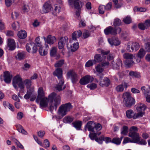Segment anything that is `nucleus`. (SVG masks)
<instances>
[{
	"mask_svg": "<svg viewBox=\"0 0 150 150\" xmlns=\"http://www.w3.org/2000/svg\"><path fill=\"white\" fill-rule=\"evenodd\" d=\"M102 129V126L99 124H95L93 127L92 132L94 133H96L100 131Z\"/></svg>",
	"mask_w": 150,
	"mask_h": 150,
	"instance_id": "2f4dec72",
	"label": "nucleus"
},
{
	"mask_svg": "<svg viewBox=\"0 0 150 150\" xmlns=\"http://www.w3.org/2000/svg\"><path fill=\"white\" fill-rule=\"evenodd\" d=\"M93 80V78L89 76L86 75L82 78L80 81V83L82 85H85L88 83L90 82H92Z\"/></svg>",
	"mask_w": 150,
	"mask_h": 150,
	"instance_id": "ddd939ff",
	"label": "nucleus"
},
{
	"mask_svg": "<svg viewBox=\"0 0 150 150\" xmlns=\"http://www.w3.org/2000/svg\"><path fill=\"white\" fill-rule=\"evenodd\" d=\"M23 84L26 86L27 88H29L31 85V81L30 80L26 79L23 82Z\"/></svg>",
	"mask_w": 150,
	"mask_h": 150,
	"instance_id": "a18cd8bd",
	"label": "nucleus"
},
{
	"mask_svg": "<svg viewBox=\"0 0 150 150\" xmlns=\"http://www.w3.org/2000/svg\"><path fill=\"white\" fill-rule=\"evenodd\" d=\"M68 40L67 37H62L59 39L58 43V47L59 49L64 47L65 44L67 43Z\"/></svg>",
	"mask_w": 150,
	"mask_h": 150,
	"instance_id": "dca6fc26",
	"label": "nucleus"
},
{
	"mask_svg": "<svg viewBox=\"0 0 150 150\" xmlns=\"http://www.w3.org/2000/svg\"><path fill=\"white\" fill-rule=\"evenodd\" d=\"M72 108V106L70 103L61 105L59 108L58 110L57 113L58 115L55 116V117L57 119L62 118Z\"/></svg>",
	"mask_w": 150,
	"mask_h": 150,
	"instance_id": "f03ea898",
	"label": "nucleus"
},
{
	"mask_svg": "<svg viewBox=\"0 0 150 150\" xmlns=\"http://www.w3.org/2000/svg\"><path fill=\"white\" fill-rule=\"evenodd\" d=\"M73 118L70 116H67L63 119V122L65 123H70L73 120Z\"/></svg>",
	"mask_w": 150,
	"mask_h": 150,
	"instance_id": "e433bc0d",
	"label": "nucleus"
},
{
	"mask_svg": "<svg viewBox=\"0 0 150 150\" xmlns=\"http://www.w3.org/2000/svg\"><path fill=\"white\" fill-rule=\"evenodd\" d=\"M112 7V4L111 2L108 3L105 6V10L108 11L111 9Z\"/></svg>",
	"mask_w": 150,
	"mask_h": 150,
	"instance_id": "69168bd1",
	"label": "nucleus"
},
{
	"mask_svg": "<svg viewBox=\"0 0 150 150\" xmlns=\"http://www.w3.org/2000/svg\"><path fill=\"white\" fill-rule=\"evenodd\" d=\"M16 126L17 128V130L19 132L24 134H27V132L23 129V127L21 125H16Z\"/></svg>",
	"mask_w": 150,
	"mask_h": 150,
	"instance_id": "f704fd0d",
	"label": "nucleus"
},
{
	"mask_svg": "<svg viewBox=\"0 0 150 150\" xmlns=\"http://www.w3.org/2000/svg\"><path fill=\"white\" fill-rule=\"evenodd\" d=\"M45 92L42 87H40L38 89V101L39 99L44 98Z\"/></svg>",
	"mask_w": 150,
	"mask_h": 150,
	"instance_id": "c756f323",
	"label": "nucleus"
},
{
	"mask_svg": "<svg viewBox=\"0 0 150 150\" xmlns=\"http://www.w3.org/2000/svg\"><path fill=\"white\" fill-rule=\"evenodd\" d=\"M127 83L124 82L122 84L117 86L116 88V90L117 92H122L123 91L124 88H127Z\"/></svg>",
	"mask_w": 150,
	"mask_h": 150,
	"instance_id": "b1692460",
	"label": "nucleus"
},
{
	"mask_svg": "<svg viewBox=\"0 0 150 150\" xmlns=\"http://www.w3.org/2000/svg\"><path fill=\"white\" fill-rule=\"evenodd\" d=\"M82 122L81 121H75L72 123V125L77 130H80Z\"/></svg>",
	"mask_w": 150,
	"mask_h": 150,
	"instance_id": "473e14b6",
	"label": "nucleus"
},
{
	"mask_svg": "<svg viewBox=\"0 0 150 150\" xmlns=\"http://www.w3.org/2000/svg\"><path fill=\"white\" fill-rule=\"evenodd\" d=\"M124 99L123 103L125 106L128 108H131L135 103V100L131 96L130 94L128 92L124 93L123 94Z\"/></svg>",
	"mask_w": 150,
	"mask_h": 150,
	"instance_id": "423d86ee",
	"label": "nucleus"
},
{
	"mask_svg": "<svg viewBox=\"0 0 150 150\" xmlns=\"http://www.w3.org/2000/svg\"><path fill=\"white\" fill-rule=\"evenodd\" d=\"M123 138V136L121 137L120 138L115 137L111 141V142L117 145L120 144Z\"/></svg>",
	"mask_w": 150,
	"mask_h": 150,
	"instance_id": "72a5a7b5",
	"label": "nucleus"
},
{
	"mask_svg": "<svg viewBox=\"0 0 150 150\" xmlns=\"http://www.w3.org/2000/svg\"><path fill=\"white\" fill-rule=\"evenodd\" d=\"M33 45H35V43L32 42L27 44L25 47L27 51L28 52H30Z\"/></svg>",
	"mask_w": 150,
	"mask_h": 150,
	"instance_id": "49530a36",
	"label": "nucleus"
},
{
	"mask_svg": "<svg viewBox=\"0 0 150 150\" xmlns=\"http://www.w3.org/2000/svg\"><path fill=\"white\" fill-rule=\"evenodd\" d=\"M93 122L92 121L88 122L86 125V127L89 131H91L92 130L93 127L92 126Z\"/></svg>",
	"mask_w": 150,
	"mask_h": 150,
	"instance_id": "3c124183",
	"label": "nucleus"
},
{
	"mask_svg": "<svg viewBox=\"0 0 150 150\" xmlns=\"http://www.w3.org/2000/svg\"><path fill=\"white\" fill-rule=\"evenodd\" d=\"M83 5V4L79 0H75L74 1V6L76 9H80Z\"/></svg>",
	"mask_w": 150,
	"mask_h": 150,
	"instance_id": "bb28decb",
	"label": "nucleus"
},
{
	"mask_svg": "<svg viewBox=\"0 0 150 150\" xmlns=\"http://www.w3.org/2000/svg\"><path fill=\"white\" fill-rule=\"evenodd\" d=\"M50 144L48 140L47 139H45L43 142V147L46 148L50 146Z\"/></svg>",
	"mask_w": 150,
	"mask_h": 150,
	"instance_id": "13d9d810",
	"label": "nucleus"
},
{
	"mask_svg": "<svg viewBox=\"0 0 150 150\" xmlns=\"http://www.w3.org/2000/svg\"><path fill=\"white\" fill-rule=\"evenodd\" d=\"M41 42H38V47H40L39 48V52L41 56H45L47 54L48 46V45H46L45 47H42L41 45Z\"/></svg>",
	"mask_w": 150,
	"mask_h": 150,
	"instance_id": "4468645a",
	"label": "nucleus"
},
{
	"mask_svg": "<svg viewBox=\"0 0 150 150\" xmlns=\"http://www.w3.org/2000/svg\"><path fill=\"white\" fill-rule=\"evenodd\" d=\"M96 69L97 71L99 73H101L104 70L103 67L100 64H98L96 67Z\"/></svg>",
	"mask_w": 150,
	"mask_h": 150,
	"instance_id": "09e8293b",
	"label": "nucleus"
},
{
	"mask_svg": "<svg viewBox=\"0 0 150 150\" xmlns=\"http://www.w3.org/2000/svg\"><path fill=\"white\" fill-rule=\"evenodd\" d=\"M124 59H126L125 61V64L126 65L129 66L134 63L133 59L134 57L132 54L129 53H125L123 55Z\"/></svg>",
	"mask_w": 150,
	"mask_h": 150,
	"instance_id": "9d476101",
	"label": "nucleus"
},
{
	"mask_svg": "<svg viewBox=\"0 0 150 150\" xmlns=\"http://www.w3.org/2000/svg\"><path fill=\"white\" fill-rule=\"evenodd\" d=\"M82 32L80 30L76 31L73 32L71 35L72 40H69V43H72L73 41H77V38L80 37L82 35Z\"/></svg>",
	"mask_w": 150,
	"mask_h": 150,
	"instance_id": "2eb2a0df",
	"label": "nucleus"
},
{
	"mask_svg": "<svg viewBox=\"0 0 150 150\" xmlns=\"http://www.w3.org/2000/svg\"><path fill=\"white\" fill-rule=\"evenodd\" d=\"M32 47L33 49L32 53H36L37 52L38 49L37 45L35 43V45H33Z\"/></svg>",
	"mask_w": 150,
	"mask_h": 150,
	"instance_id": "338daca9",
	"label": "nucleus"
},
{
	"mask_svg": "<svg viewBox=\"0 0 150 150\" xmlns=\"http://www.w3.org/2000/svg\"><path fill=\"white\" fill-rule=\"evenodd\" d=\"M105 10V6L102 5L99 6V11L100 14H103L104 13V11Z\"/></svg>",
	"mask_w": 150,
	"mask_h": 150,
	"instance_id": "4d7b16f0",
	"label": "nucleus"
},
{
	"mask_svg": "<svg viewBox=\"0 0 150 150\" xmlns=\"http://www.w3.org/2000/svg\"><path fill=\"white\" fill-rule=\"evenodd\" d=\"M53 74L54 76L57 77L59 80L58 85L55 87V88L58 91H60L62 89V86L64 83V81L62 77V70L61 68H57L54 72Z\"/></svg>",
	"mask_w": 150,
	"mask_h": 150,
	"instance_id": "39448f33",
	"label": "nucleus"
},
{
	"mask_svg": "<svg viewBox=\"0 0 150 150\" xmlns=\"http://www.w3.org/2000/svg\"><path fill=\"white\" fill-rule=\"evenodd\" d=\"M8 46L11 50H13L16 48L15 42L14 40L11 39H8Z\"/></svg>",
	"mask_w": 150,
	"mask_h": 150,
	"instance_id": "4be33fe9",
	"label": "nucleus"
},
{
	"mask_svg": "<svg viewBox=\"0 0 150 150\" xmlns=\"http://www.w3.org/2000/svg\"><path fill=\"white\" fill-rule=\"evenodd\" d=\"M104 140V136L103 135L99 137H97L95 139V141L99 144H102Z\"/></svg>",
	"mask_w": 150,
	"mask_h": 150,
	"instance_id": "8fccbe9b",
	"label": "nucleus"
},
{
	"mask_svg": "<svg viewBox=\"0 0 150 150\" xmlns=\"http://www.w3.org/2000/svg\"><path fill=\"white\" fill-rule=\"evenodd\" d=\"M138 26L139 29L142 30H144L146 29H147L144 22V23H139L138 25Z\"/></svg>",
	"mask_w": 150,
	"mask_h": 150,
	"instance_id": "6e6d98bb",
	"label": "nucleus"
},
{
	"mask_svg": "<svg viewBox=\"0 0 150 150\" xmlns=\"http://www.w3.org/2000/svg\"><path fill=\"white\" fill-rule=\"evenodd\" d=\"M17 35L19 38L24 39L26 37L27 34L25 31L22 30L18 32Z\"/></svg>",
	"mask_w": 150,
	"mask_h": 150,
	"instance_id": "a878e982",
	"label": "nucleus"
},
{
	"mask_svg": "<svg viewBox=\"0 0 150 150\" xmlns=\"http://www.w3.org/2000/svg\"><path fill=\"white\" fill-rule=\"evenodd\" d=\"M39 100L40 108H43L47 107L49 103V109L50 111L52 112L54 109L56 110L57 106L60 104L61 97L59 95L53 92L49 95L48 98L44 97L39 99Z\"/></svg>",
	"mask_w": 150,
	"mask_h": 150,
	"instance_id": "f257e3e1",
	"label": "nucleus"
},
{
	"mask_svg": "<svg viewBox=\"0 0 150 150\" xmlns=\"http://www.w3.org/2000/svg\"><path fill=\"white\" fill-rule=\"evenodd\" d=\"M25 56V54L24 52L18 53L17 55L18 58L19 60H21L23 59Z\"/></svg>",
	"mask_w": 150,
	"mask_h": 150,
	"instance_id": "864d4df0",
	"label": "nucleus"
},
{
	"mask_svg": "<svg viewBox=\"0 0 150 150\" xmlns=\"http://www.w3.org/2000/svg\"><path fill=\"white\" fill-rule=\"evenodd\" d=\"M110 84V80L107 78H104L103 79H101L100 81L99 84L102 86L107 87Z\"/></svg>",
	"mask_w": 150,
	"mask_h": 150,
	"instance_id": "aec40b11",
	"label": "nucleus"
},
{
	"mask_svg": "<svg viewBox=\"0 0 150 150\" xmlns=\"http://www.w3.org/2000/svg\"><path fill=\"white\" fill-rule=\"evenodd\" d=\"M57 48L56 47H52L50 50V55L52 57H55L57 55Z\"/></svg>",
	"mask_w": 150,
	"mask_h": 150,
	"instance_id": "a19ab883",
	"label": "nucleus"
},
{
	"mask_svg": "<svg viewBox=\"0 0 150 150\" xmlns=\"http://www.w3.org/2000/svg\"><path fill=\"white\" fill-rule=\"evenodd\" d=\"M90 36V33L87 30H85L83 33V38L86 39L89 37Z\"/></svg>",
	"mask_w": 150,
	"mask_h": 150,
	"instance_id": "0e129e2a",
	"label": "nucleus"
},
{
	"mask_svg": "<svg viewBox=\"0 0 150 150\" xmlns=\"http://www.w3.org/2000/svg\"><path fill=\"white\" fill-rule=\"evenodd\" d=\"M34 88L33 87L27 88V93L24 96V98L26 99H29L31 95H34Z\"/></svg>",
	"mask_w": 150,
	"mask_h": 150,
	"instance_id": "a211bd4d",
	"label": "nucleus"
},
{
	"mask_svg": "<svg viewBox=\"0 0 150 150\" xmlns=\"http://www.w3.org/2000/svg\"><path fill=\"white\" fill-rule=\"evenodd\" d=\"M138 131V128L135 126H132L129 129V136L132 138V139H131L128 137H125L124 139L123 144H126L129 142L131 143L137 142H138V139L137 137V136L135 134L136 132Z\"/></svg>",
	"mask_w": 150,
	"mask_h": 150,
	"instance_id": "20e7f679",
	"label": "nucleus"
},
{
	"mask_svg": "<svg viewBox=\"0 0 150 150\" xmlns=\"http://www.w3.org/2000/svg\"><path fill=\"white\" fill-rule=\"evenodd\" d=\"M128 129L127 127L125 126H123L121 129V134L124 135H127L128 133Z\"/></svg>",
	"mask_w": 150,
	"mask_h": 150,
	"instance_id": "c03bdc74",
	"label": "nucleus"
},
{
	"mask_svg": "<svg viewBox=\"0 0 150 150\" xmlns=\"http://www.w3.org/2000/svg\"><path fill=\"white\" fill-rule=\"evenodd\" d=\"M111 66H112L114 69H118L122 65V61L120 59H118L116 63L115 64L114 61H112L111 63Z\"/></svg>",
	"mask_w": 150,
	"mask_h": 150,
	"instance_id": "5701e85b",
	"label": "nucleus"
},
{
	"mask_svg": "<svg viewBox=\"0 0 150 150\" xmlns=\"http://www.w3.org/2000/svg\"><path fill=\"white\" fill-rule=\"evenodd\" d=\"M61 8L59 6H56L54 8V11L52 12L54 16H56L60 11Z\"/></svg>",
	"mask_w": 150,
	"mask_h": 150,
	"instance_id": "79ce46f5",
	"label": "nucleus"
},
{
	"mask_svg": "<svg viewBox=\"0 0 150 150\" xmlns=\"http://www.w3.org/2000/svg\"><path fill=\"white\" fill-rule=\"evenodd\" d=\"M137 132H136L135 134H137L136 135L137 136V137H138V138L139 139L138 141L137 142H134V143H137L141 145H146V141L144 139H142L140 140V138L139 136V134Z\"/></svg>",
	"mask_w": 150,
	"mask_h": 150,
	"instance_id": "c9c22d12",
	"label": "nucleus"
},
{
	"mask_svg": "<svg viewBox=\"0 0 150 150\" xmlns=\"http://www.w3.org/2000/svg\"><path fill=\"white\" fill-rule=\"evenodd\" d=\"M97 134L96 133H90L89 134V137L91 140H93L97 137Z\"/></svg>",
	"mask_w": 150,
	"mask_h": 150,
	"instance_id": "e2e57ef3",
	"label": "nucleus"
},
{
	"mask_svg": "<svg viewBox=\"0 0 150 150\" xmlns=\"http://www.w3.org/2000/svg\"><path fill=\"white\" fill-rule=\"evenodd\" d=\"M129 75L131 76L136 78H139L140 77V73L137 71H131L129 73Z\"/></svg>",
	"mask_w": 150,
	"mask_h": 150,
	"instance_id": "58836bf2",
	"label": "nucleus"
},
{
	"mask_svg": "<svg viewBox=\"0 0 150 150\" xmlns=\"http://www.w3.org/2000/svg\"><path fill=\"white\" fill-rule=\"evenodd\" d=\"M13 84L16 89L18 88V85L20 88V91L22 92L24 91L25 86L23 84L22 79L19 75H18L15 76L13 80Z\"/></svg>",
	"mask_w": 150,
	"mask_h": 150,
	"instance_id": "0eeeda50",
	"label": "nucleus"
},
{
	"mask_svg": "<svg viewBox=\"0 0 150 150\" xmlns=\"http://www.w3.org/2000/svg\"><path fill=\"white\" fill-rule=\"evenodd\" d=\"M64 60L63 59L57 62L54 65L56 67H61L64 64Z\"/></svg>",
	"mask_w": 150,
	"mask_h": 150,
	"instance_id": "5fc2aeb1",
	"label": "nucleus"
},
{
	"mask_svg": "<svg viewBox=\"0 0 150 150\" xmlns=\"http://www.w3.org/2000/svg\"><path fill=\"white\" fill-rule=\"evenodd\" d=\"M124 23L126 24H129L131 23L132 20L130 17L127 16L123 19Z\"/></svg>",
	"mask_w": 150,
	"mask_h": 150,
	"instance_id": "603ef678",
	"label": "nucleus"
},
{
	"mask_svg": "<svg viewBox=\"0 0 150 150\" xmlns=\"http://www.w3.org/2000/svg\"><path fill=\"white\" fill-rule=\"evenodd\" d=\"M87 86L90 89L93 90L97 88V86L96 84L93 83L91 84H88L87 85Z\"/></svg>",
	"mask_w": 150,
	"mask_h": 150,
	"instance_id": "052dcab7",
	"label": "nucleus"
},
{
	"mask_svg": "<svg viewBox=\"0 0 150 150\" xmlns=\"http://www.w3.org/2000/svg\"><path fill=\"white\" fill-rule=\"evenodd\" d=\"M56 38L54 36H53L51 35H49L47 37L46 42L48 44H52L56 41Z\"/></svg>",
	"mask_w": 150,
	"mask_h": 150,
	"instance_id": "cd10ccee",
	"label": "nucleus"
},
{
	"mask_svg": "<svg viewBox=\"0 0 150 150\" xmlns=\"http://www.w3.org/2000/svg\"><path fill=\"white\" fill-rule=\"evenodd\" d=\"M69 46H70V48L72 52H74L76 51L79 48V44L78 42L76 43H74L72 45H71L69 43L67 45V47H68Z\"/></svg>",
	"mask_w": 150,
	"mask_h": 150,
	"instance_id": "c85d7f7f",
	"label": "nucleus"
},
{
	"mask_svg": "<svg viewBox=\"0 0 150 150\" xmlns=\"http://www.w3.org/2000/svg\"><path fill=\"white\" fill-rule=\"evenodd\" d=\"M52 8L51 5L49 1L46 2L43 6L42 13H46L50 11Z\"/></svg>",
	"mask_w": 150,
	"mask_h": 150,
	"instance_id": "f3484780",
	"label": "nucleus"
},
{
	"mask_svg": "<svg viewBox=\"0 0 150 150\" xmlns=\"http://www.w3.org/2000/svg\"><path fill=\"white\" fill-rule=\"evenodd\" d=\"M94 64L93 60H90L86 62L85 64L86 67H88L92 66Z\"/></svg>",
	"mask_w": 150,
	"mask_h": 150,
	"instance_id": "680f3d73",
	"label": "nucleus"
},
{
	"mask_svg": "<svg viewBox=\"0 0 150 150\" xmlns=\"http://www.w3.org/2000/svg\"><path fill=\"white\" fill-rule=\"evenodd\" d=\"M141 89L146 97V101L150 103V88L149 86H143Z\"/></svg>",
	"mask_w": 150,
	"mask_h": 150,
	"instance_id": "f8f14e48",
	"label": "nucleus"
},
{
	"mask_svg": "<svg viewBox=\"0 0 150 150\" xmlns=\"http://www.w3.org/2000/svg\"><path fill=\"white\" fill-rule=\"evenodd\" d=\"M102 61V58L101 55L100 54H96L94 57V59L93 60L94 64H95L96 63L100 62Z\"/></svg>",
	"mask_w": 150,
	"mask_h": 150,
	"instance_id": "7c9ffc66",
	"label": "nucleus"
},
{
	"mask_svg": "<svg viewBox=\"0 0 150 150\" xmlns=\"http://www.w3.org/2000/svg\"><path fill=\"white\" fill-rule=\"evenodd\" d=\"M145 54V52L143 49H141L139 51L138 54L137 56L138 57L142 58L144 57Z\"/></svg>",
	"mask_w": 150,
	"mask_h": 150,
	"instance_id": "37998d69",
	"label": "nucleus"
},
{
	"mask_svg": "<svg viewBox=\"0 0 150 150\" xmlns=\"http://www.w3.org/2000/svg\"><path fill=\"white\" fill-rule=\"evenodd\" d=\"M12 78V75L9 72L6 71L4 73V81L6 83H10Z\"/></svg>",
	"mask_w": 150,
	"mask_h": 150,
	"instance_id": "412c9836",
	"label": "nucleus"
},
{
	"mask_svg": "<svg viewBox=\"0 0 150 150\" xmlns=\"http://www.w3.org/2000/svg\"><path fill=\"white\" fill-rule=\"evenodd\" d=\"M138 112L137 113H134V119H136L139 117H140L143 116L144 114V112L142 111H138Z\"/></svg>",
	"mask_w": 150,
	"mask_h": 150,
	"instance_id": "de8ad7c7",
	"label": "nucleus"
},
{
	"mask_svg": "<svg viewBox=\"0 0 150 150\" xmlns=\"http://www.w3.org/2000/svg\"><path fill=\"white\" fill-rule=\"evenodd\" d=\"M122 29L120 27H113L109 26L107 27L104 30V33L106 35L110 34L113 35H116L117 33H120Z\"/></svg>",
	"mask_w": 150,
	"mask_h": 150,
	"instance_id": "6e6552de",
	"label": "nucleus"
},
{
	"mask_svg": "<svg viewBox=\"0 0 150 150\" xmlns=\"http://www.w3.org/2000/svg\"><path fill=\"white\" fill-rule=\"evenodd\" d=\"M67 75L68 77L71 78L73 83H76L79 79V76L73 70H69L67 73Z\"/></svg>",
	"mask_w": 150,
	"mask_h": 150,
	"instance_id": "9b49d317",
	"label": "nucleus"
},
{
	"mask_svg": "<svg viewBox=\"0 0 150 150\" xmlns=\"http://www.w3.org/2000/svg\"><path fill=\"white\" fill-rule=\"evenodd\" d=\"M121 36L124 39L127 40L129 37V34L126 32H122L121 33Z\"/></svg>",
	"mask_w": 150,
	"mask_h": 150,
	"instance_id": "bf43d9fd",
	"label": "nucleus"
},
{
	"mask_svg": "<svg viewBox=\"0 0 150 150\" xmlns=\"http://www.w3.org/2000/svg\"><path fill=\"white\" fill-rule=\"evenodd\" d=\"M146 109V106L143 104H141L137 106L136 108V109L137 111H142L144 112Z\"/></svg>",
	"mask_w": 150,
	"mask_h": 150,
	"instance_id": "4c0bfd02",
	"label": "nucleus"
},
{
	"mask_svg": "<svg viewBox=\"0 0 150 150\" xmlns=\"http://www.w3.org/2000/svg\"><path fill=\"white\" fill-rule=\"evenodd\" d=\"M126 117L128 119L133 118L134 119V113L133 110L129 109L126 111Z\"/></svg>",
	"mask_w": 150,
	"mask_h": 150,
	"instance_id": "393cba45",
	"label": "nucleus"
},
{
	"mask_svg": "<svg viewBox=\"0 0 150 150\" xmlns=\"http://www.w3.org/2000/svg\"><path fill=\"white\" fill-rule=\"evenodd\" d=\"M145 49L147 52H150V43L148 42L146 44Z\"/></svg>",
	"mask_w": 150,
	"mask_h": 150,
	"instance_id": "774afa93",
	"label": "nucleus"
},
{
	"mask_svg": "<svg viewBox=\"0 0 150 150\" xmlns=\"http://www.w3.org/2000/svg\"><path fill=\"white\" fill-rule=\"evenodd\" d=\"M109 43L111 45L117 46L119 45L120 42L118 38L115 37H113L111 39H108Z\"/></svg>",
	"mask_w": 150,
	"mask_h": 150,
	"instance_id": "6ab92c4d",
	"label": "nucleus"
},
{
	"mask_svg": "<svg viewBox=\"0 0 150 150\" xmlns=\"http://www.w3.org/2000/svg\"><path fill=\"white\" fill-rule=\"evenodd\" d=\"M72 108V106L70 103L61 105L59 108L58 110L57 113L58 115L55 116V117L57 119L62 118Z\"/></svg>",
	"mask_w": 150,
	"mask_h": 150,
	"instance_id": "7ed1b4c3",
	"label": "nucleus"
},
{
	"mask_svg": "<svg viewBox=\"0 0 150 150\" xmlns=\"http://www.w3.org/2000/svg\"><path fill=\"white\" fill-rule=\"evenodd\" d=\"M122 22L120 19L117 18H115L113 22V25L114 26H117L121 25L122 24Z\"/></svg>",
	"mask_w": 150,
	"mask_h": 150,
	"instance_id": "ea45409f",
	"label": "nucleus"
},
{
	"mask_svg": "<svg viewBox=\"0 0 150 150\" xmlns=\"http://www.w3.org/2000/svg\"><path fill=\"white\" fill-rule=\"evenodd\" d=\"M139 43L137 42H129L127 45L126 50L130 52L136 51L139 49Z\"/></svg>",
	"mask_w": 150,
	"mask_h": 150,
	"instance_id": "1a4fd4ad",
	"label": "nucleus"
}]
</instances>
